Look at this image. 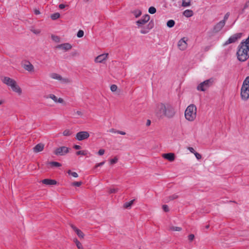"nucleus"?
<instances>
[{
  "label": "nucleus",
  "mask_w": 249,
  "mask_h": 249,
  "mask_svg": "<svg viewBox=\"0 0 249 249\" xmlns=\"http://www.w3.org/2000/svg\"><path fill=\"white\" fill-rule=\"evenodd\" d=\"M176 113L175 107L170 104L160 103L157 105L156 114L158 117L172 119L175 116Z\"/></svg>",
  "instance_id": "f257e3e1"
},
{
  "label": "nucleus",
  "mask_w": 249,
  "mask_h": 249,
  "mask_svg": "<svg viewBox=\"0 0 249 249\" xmlns=\"http://www.w3.org/2000/svg\"><path fill=\"white\" fill-rule=\"evenodd\" d=\"M237 59L240 62H244L249 58V44L244 40H242L238 47L236 53Z\"/></svg>",
  "instance_id": "f03ea898"
},
{
  "label": "nucleus",
  "mask_w": 249,
  "mask_h": 249,
  "mask_svg": "<svg viewBox=\"0 0 249 249\" xmlns=\"http://www.w3.org/2000/svg\"><path fill=\"white\" fill-rule=\"evenodd\" d=\"M197 108L194 104H191L186 108L184 116L185 119L190 122L194 121L196 117Z\"/></svg>",
  "instance_id": "7ed1b4c3"
},
{
  "label": "nucleus",
  "mask_w": 249,
  "mask_h": 249,
  "mask_svg": "<svg viewBox=\"0 0 249 249\" xmlns=\"http://www.w3.org/2000/svg\"><path fill=\"white\" fill-rule=\"evenodd\" d=\"M241 98L243 101H247L249 98V76L244 80L240 92Z\"/></svg>",
  "instance_id": "20e7f679"
},
{
  "label": "nucleus",
  "mask_w": 249,
  "mask_h": 249,
  "mask_svg": "<svg viewBox=\"0 0 249 249\" xmlns=\"http://www.w3.org/2000/svg\"><path fill=\"white\" fill-rule=\"evenodd\" d=\"M2 81L3 83L10 87L13 91L18 93V94H20L21 93V89L17 85L15 80L8 77H4L2 79Z\"/></svg>",
  "instance_id": "39448f33"
},
{
  "label": "nucleus",
  "mask_w": 249,
  "mask_h": 249,
  "mask_svg": "<svg viewBox=\"0 0 249 249\" xmlns=\"http://www.w3.org/2000/svg\"><path fill=\"white\" fill-rule=\"evenodd\" d=\"M213 80L212 78L206 80L199 84L197 87V89L198 90L204 91L213 84Z\"/></svg>",
  "instance_id": "423d86ee"
},
{
  "label": "nucleus",
  "mask_w": 249,
  "mask_h": 249,
  "mask_svg": "<svg viewBox=\"0 0 249 249\" xmlns=\"http://www.w3.org/2000/svg\"><path fill=\"white\" fill-rule=\"evenodd\" d=\"M70 148L66 146H61L57 148L54 151V154L56 156H64L69 152Z\"/></svg>",
  "instance_id": "0eeeda50"
},
{
  "label": "nucleus",
  "mask_w": 249,
  "mask_h": 249,
  "mask_svg": "<svg viewBox=\"0 0 249 249\" xmlns=\"http://www.w3.org/2000/svg\"><path fill=\"white\" fill-rule=\"evenodd\" d=\"M242 33H236L231 36L224 43V45H227L229 44L235 42L238 39L242 36Z\"/></svg>",
  "instance_id": "6e6552de"
},
{
  "label": "nucleus",
  "mask_w": 249,
  "mask_h": 249,
  "mask_svg": "<svg viewBox=\"0 0 249 249\" xmlns=\"http://www.w3.org/2000/svg\"><path fill=\"white\" fill-rule=\"evenodd\" d=\"M188 38L186 37L181 38L178 43V47L181 51L185 50L188 46L187 42Z\"/></svg>",
  "instance_id": "1a4fd4ad"
},
{
  "label": "nucleus",
  "mask_w": 249,
  "mask_h": 249,
  "mask_svg": "<svg viewBox=\"0 0 249 249\" xmlns=\"http://www.w3.org/2000/svg\"><path fill=\"white\" fill-rule=\"evenodd\" d=\"M89 137V134L88 131H80L76 134L75 139L79 141H82L87 139Z\"/></svg>",
  "instance_id": "9d476101"
},
{
  "label": "nucleus",
  "mask_w": 249,
  "mask_h": 249,
  "mask_svg": "<svg viewBox=\"0 0 249 249\" xmlns=\"http://www.w3.org/2000/svg\"><path fill=\"white\" fill-rule=\"evenodd\" d=\"M52 79H56L61 81L64 83H69L71 82V80L68 78H64L60 75L56 73H52L50 75Z\"/></svg>",
  "instance_id": "9b49d317"
},
{
  "label": "nucleus",
  "mask_w": 249,
  "mask_h": 249,
  "mask_svg": "<svg viewBox=\"0 0 249 249\" xmlns=\"http://www.w3.org/2000/svg\"><path fill=\"white\" fill-rule=\"evenodd\" d=\"M150 19V16L148 14L144 15L142 18L137 20L136 23L138 26L141 27L147 23Z\"/></svg>",
  "instance_id": "f8f14e48"
},
{
  "label": "nucleus",
  "mask_w": 249,
  "mask_h": 249,
  "mask_svg": "<svg viewBox=\"0 0 249 249\" xmlns=\"http://www.w3.org/2000/svg\"><path fill=\"white\" fill-rule=\"evenodd\" d=\"M224 21H220L213 28V32L217 33L220 32L225 26Z\"/></svg>",
  "instance_id": "ddd939ff"
},
{
  "label": "nucleus",
  "mask_w": 249,
  "mask_h": 249,
  "mask_svg": "<svg viewBox=\"0 0 249 249\" xmlns=\"http://www.w3.org/2000/svg\"><path fill=\"white\" fill-rule=\"evenodd\" d=\"M108 55V53H103L97 56L95 58V62L96 63H103L104 61L106 60Z\"/></svg>",
  "instance_id": "4468645a"
},
{
  "label": "nucleus",
  "mask_w": 249,
  "mask_h": 249,
  "mask_svg": "<svg viewBox=\"0 0 249 249\" xmlns=\"http://www.w3.org/2000/svg\"><path fill=\"white\" fill-rule=\"evenodd\" d=\"M71 228L73 230L76 232L78 236L81 238H83L84 237L85 234L84 233L79 229L77 228L75 226L73 225H71Z\"/></svg>",
  "instance_id": "2eb2a0df"
},
{
  "label": "nucleus",
  "mask_w": 249,
  "mask_h": 249,
  "mask_svg": "<svg viewBox=\"0 0 249 249\" xmlns=\"http://www.w3.org/2000/svg\"><path fill=\"white\" fill-rule=\"evenodd\" d=\"M47 98H49L52 99L54 102H58L59 103H62L64 101L63 99L61 98H59V99H57V97L55 96L54 94H49Z\"/></svg>",
  "instance_id": "dca6fc26"
},
{
  "label": "nucleus",
  "mask_w": 249,
  "mask_h": 249,
  "mask_svg": "<svg viewBox=\"0 0 249 249\" xmlns=\"http://www.w3.org/2000/svg\"><path fill=\"white\" fill-rule=\"evenodd\" d=\"M162 156L170 161H173L175 160V155L172 153L164 154Z\"/></svg>",
  "instance_id": "f3484780"
},
{
  "label": "nucleus",
  "mask_w": 249,
  "mask_h": 249,
  "mask_svg": "<svg viewBox=\"0 0 249 249\" xmlns=\"http://www.w3.org/2000/svg\"><path fill=\"white\" fill-rule=\"evenodd\" d=\"M42 183L48 185H55L57 183L55 180L51 179H44L42 180Z\"/></svg>",
  "instance_id": "a211bd4d"
},
{
  "label": "nucleus",
  "mask_w": 249,
  "mask_h": 249,
  "mask_svg": "<svg viewBox=\"0 0 249 249\" xmlns=\"http://www.w3.org/2000/svg\"><path fill=\"white\" fill-rule=\"evenodd\" d=\"M44 145L43 143H38L34 147V151L35 152H39L44 149Z\"/></svg>",
  "instance_id": "6ab92c4d"
},
{
  "label": "nucleus",
  "mask_w": 249,
  "mask_h": 249,
  "mask_svg": "<svg viewBox=\"0 0 249 249\" xmlns=\"http://www.w3.org/2000/svg\"><path fill=\"white\" fill-rule=\"evenodd\" d=\"M57 47L64 50L67 51L71 48V46L69 43H64L58 45Z\"/></svg>",
  "instance_id": "aec40b11"
},
{
  "label": "nucleus",
  "mask_w": 249,
  "mask_h": 249,
  "mask_svg": "<svg viewBox=\"0 0 249 249\" xmlns=\"http://www.w3.org/2000/svg\"><path fill=\"white\" fill-rule=\"evenodd\" d=\"M23 68L25 70L28 71H33L34 68L33 65L29 62H28L27 64H24Z\"/></svg>",
  "instance_id": "412c9836"
},
{
  "label": "nucleus",
  "mask_w": 249,
  "mask_h": 249,
  "mask_svg": "<svg viewBox=\"0 0 249 249\" xmlns=\"http://www.w3.org/2000/svg\"><path fill=\"white\" fill-rule=\"evenodd\" d=\"M183 14L185 17H186L187 18H190V17L193 16V12L191 10L187 9V10H185L183 12Z\"/></svg>",
  "instance_id": "4be33fe9"
},
{
  "label": "nucleus",
  "mask_w": 249,
  "mask_h": 249,
  "mask_svg": "<svg viewBox=\"0 0 249 249\" xmlns=\"http://www.w3.org/2000/svg\"><path fill=\"white\" fill-rule=\"evenodd\" d=\"M132 13L134 15L136 18H138L142 15V11L140 10L137 9L132 11Z\"/></svg>",
  "instance_id": "5701e85b"
},
{
  "label": "nucleus",
  "mask_w": 249,
  "mask_h": 249,
  "mask_svg": "<svg viewBox=\"0 0 249 249\" xmlns=\"http://www.w3.org/2000/svg\"><path fill=\"white\" fill-rule=\"evenodd\" d=\"M134 201V199L132 200L129 202H125L124 205V208L126 209L130 208L132 205L133 204Z\"/></svg>",
  "instance_id": "b1692460"
},
{
  "label": "nucleus",
  "mask_w": 249,
  "mask_h": 249,
  "mask_svg": "<svg viewBox=\"0 0 249 249\" xmlns=\"http://www.w3.org/2000/svg\"><path fill=\"white\" fill-rule=\"evenodd\" d=\"M175 24V22L173 19H170V20H168L167 22V26L169 28H172V27H174Z\"/></svg>",
  "instance_id": "393cba45"
},
{
  "label": "nucleus",
  "mask_w": 249,
  "mask_h": 249,
  "mask_svg": "<svg viewBox=\"0 0 249 249\" xmlns=\"http://www.w3.org/2000/svg\"><path fill=\"white\" fill-rule=\"evenodd\" d=\"M169 230L171 231H181L182 230V228L181 227H176V226H171L169 228Z\"/></svg>",
  "instance_id": "a878e982"
},
{
  "label": "nucleus",
  "mask_w": 249,
  "mask_h": 249,
  "mask_svg": "<svg viewBox=\"0 0 249 249\" xmlns=\"http://www.w3.org/2000/svg\"><path fill=\"white\" fill-rule=\"evenodd\" d=\"M60 14L59 13H55L51 16V18L53 20H56L60 17Z\"/></svg>",
  "instance_id": "bb28decb"
},
{
  "label": "nucleus",
  "mask_w": 249,
  "mask_h": 249,
  "mask_svg": "<svg viewBox=\"0 0 249 249\" xmlns=\"http://www.w3.org/2000/svg\"><path fill=\"white\" fill-rule=\"evenodd\" d=\"M74 242H75V243L78 249H83V246H82L81 243L77 239H74Z\"/></svg>",
  "instance_id": "cd10ccee"
},
{
  "label": "nucleus",
  "mask_w": 249,
  "mask_h": 249,
  "mask_svg": "<svg viewBox=\"0 0 249 249\" xmlns=\"http://www.w3.org/2000/svg\"><path fill=\"white\" fill-rule=\"evenodd\" d=\"M88 153V151L87 150H81V151H77L76 152V154L77 155H83V156H85V155H87Z\"/></svg>",
  "instance_id": "c85d7f7f"
},
{
  "label": "nucleus",
  "mask_w": 249,
  "mask_h": 249,
  "mask_svg": "<svg viewBox=\"0 0 249 249\" xmlns=\"http://www.w3.org/2000/svg\"><path fill=\"white\" fill-rule=\"evenodd\" d=\"M49 164L52 166L54 167H60L61 166V164L58 162L56 161H51L49 162Z\"/></svg>",
  "instance_id": "c756f323"
},
{
  "label": "nucleus",
  "mask_w": 249,
  "mask_h": 249,
  "mask_svg": "<svg viewBox=\"0 0 249 249\" xmlns=\"http://www.w3.org/2000/svg\"><path fill=\"white\" fill-rule=\"evenodd\" d=\"M190 5H191V2L190 0H188L187 2L185 1L184 0H182V6L183 7H188V6H190Z\"/></svg>",
  "instance_id": "7c9ffc66"
},
{
  "label": "nucleus",
  "mask_w": 249,
  "mask_h": 249,
  "mask_svg": "<svg viewBox=\"0 0 249 249\" xmlns=\"http://www.w3.org/2000/svg\"><path fill=\"white\" fill-rule=\"evenodd\" d=\"M71 134L72 132L69 129H66L63 132V134L65 136H69L71 135Z\"/></svg>",
  "instance_id": "2f4dec72"
},
{
  "label": "nucleus",
  "mask_w": 249,
  "mask_h": 249,
  "mask_svg": "<svg viewBox=\"0 0 249 249\" xmlns=\"http://www.w3.org/2000/svg\"><path fill=\"white\" fill-rule=\"evenodd\" d=\"M148 12L151 14H154L156 12V9L153 6L150 7L148 9Z\"/></svg>",
  "instance_id": "473e14b6"
},
{
  "label": "nucleus",
  "mask_w": 249,
  "mask_h": 249,
  "mask_svg": "<svg viewBox=\"0 0 249 249\" xmlns=\"http://www.w3.org/2000/svg\"><path fill=\"white\" fill-rule=\"evenodd\" d=\"M68 174L69 175H71L72 177L74 178H77L78 175L77 173L74 172H71V170H69L68 171Z\"/></svg>",
  "instance_id": "72a5a7b5"
},
{
  "label": "nucleus",
  "mask_w": 249,
  "mask_h": 249,
  "mask_svg": "<svg viewBox=\"0 0 249 249\" xmlns=\"http://www.w3.org/2000/svg\"><path fill=\"white\" fill-rule=\"evenodd\" d=\"M84 31L82 30H80L78 31L77 33V36L79 38H81L84 36Z\"/></svg>",
  "instance_id": "f704fd0d"
},
{
  "label": "nucleus",
  "mask_w": 249,
  "mask_h": 249,
  "mask_svg": "<svg viewBox=\"0 0 249 249\" xmlns=\"http://www.w3.org/2000/svg\"><path fill=\"white\" fill-rule=\"evenodd\" d=\"M230 16V13L227 12L224 16V18L223 20H221V21H224V23H226V21L228 19L229 17Z\"/></svg>",
  "instance_id": "c9c22d12"
},
{
  "label": "nucleus",
  "mask_w": 249,
  "mask_h": 249,
  "mask_svg": "<svg viewBox=\"0 0 249 249\" xmlns=\"http://www.w3.org/2000/svg\"><path fill=\"white\" fill-rule=\"evenodd\" d=\"M149 31V29L147 28V27H146V28H144L143 29H142L140 32L141 34H146L147 33H148Z\"/></svg>",
  "instance_id": "e433bc0d"
},
{
  "label": "nucleus",
  "mask_w": 249,
  "mask_h": 249,
  "mask_svg": "<svg viewBox=\"0 0 249 249\" xmlns=\"http://www.w3.org/2000/svg\"><path fill=\"white\" fill-rule=\"evenodd\" d=\"M118 191V188H111L109 190L108 193L109 194L116 193Z\"/></svg>",
  "instance_id": "4c0bfd02"
},
{
  "label": "nucleus",
  "mask_w": 249,
  "mask_h": 249,
  "mask_svg": "<svg viewBox=\"0 0 249 249\" xmlns=\"http://www.w3.org/2000/svg\"><path fill=\"white\" fill-rule=\"evenodd\" d=\"M82 182L81 181H76L72 183V185L76 187H79L81 185Z\"/></svg>",
  "instance_id": "58836bf2"
},
{
  "label": "nucleus",
  "mask_w": 249,
  "mask_h": 249,
  "mask_svg": "<svg viewBox=\"0 0 249 249\" xmlns=\"http://www.w3.org/2000/svg\"><path fill=\"white\" fill-rule=\"evenodd\" d=\"M117 89V86L116 85H112L110 87V90L112 92L116 91Z\"/></svg>",
  "instance_id": "ea45409f"
},
{
  "label": "nucleus",
  "mask_w": 249,
  "mask_h": 249,
  "mask_svg": "<svg viewBox=\"0 0 249 249\" xmlns=\"http://www.w3.org/2000/svg\"><path fill=\"white\" fill-rule=\"evenodd\" d=\"M117 161H118V158L116 157H115L114 158L110 160V164H113L116 163L117 162Z\"/></svg>",
  "instance_id": "a19ab883"
},
{
  "label": "nucleus",
  "mask_w": 249,
  "mask_h": 249,
  "mask_svg": "<svg viewBox=\"0 0 249 249\" xmlns=\"http://www.w3.org/2000/svg\"><path fill=\"white\" fill-rule=\"evenodd\" d=\"M154 26V23L153 21H151L149 24H148L147 27L149 29V30H150V29H151Z\"/></svg>",
  "instance_id": "79ce46f5"
},
{
  "label": "nucleus",
  "mask_w": 249,
  "mask_h": 249,
  "mask_svg": "<svg viewBox=\"0 0 249 249\" xmlns=\"http://www.w3.org/2000/svg\"><path fill=\"white\" fill-rule=\"evenodd\" d=\"M195 239V235L193 234H191L188 235V239L190 242H192Z\"/></svg>",
  "instance_id": "37998d69"
},
{
  "label": "nucleus",
  "mask_w": 249,
  "mask_h": 249,
  "mask_svg": "<svg viewBox=\"0 0 249 249\" xmlns=\"http://www.w3.org/2000/svg\"><path fill=\"white\" fill-rule=\"evenodd\" d=\"M162 209L165 212H168L169 211L168 206L167 205H163L162 206Z\"/></svg>",
  "instance_id": "c03bdc74"
},
{
  "label": "nucleus",
  "mask_w": 249,
  "mask_h": 249,
  "mask_svg": "<svg viewBox=\"0 0 249 249\" xmlns=\"http://www.w3.org/2000/svg\"><path fill=\"white\" fill-rule=\"evenodd\" d=\"M105 163V161H102L101 162H100V163H97L95 166V168H96L98 167H100V166H101L102 165H103Z\"/></svg>",
  "instance_id": "a18cd8bd"
},
{
  "label": "nucleus",
  "mask_w": 249,
  "mask_h": 249,
  "mask_svg": "<svg viewBox=\"0 0 249 249\" xmlns=\"http://www.w3.org/2000/svg\"><path fill=\"white\" fill-rule=\"evenodd\" d=\"M194 154H195V156H196V158L197 160H200V159H201V157H201V155L200 154H199V153H197V152H196L194 153Z\"/></svg>",
  "instance_id": "49530a36"
},
{
  "label": "nucleus",
  "mask_w": 249,
  "mask_h": 249,
  "mask_svg": "<svg viewBox=\"0 0 249 249\" xmlns=\"http://www.w3.org/2000/svg\"><path fill=\"white\" fill-rule=\"evenodd\" d=\"M105 153V150L103 149H100L98 152V154L99 155H100V156H102L103 155H104Z\"/></svg>",
  "instance_id": "de8ad7c7"
},
{
  "label": "nucleus",
  "mask_w": 249,
  "mask_h": 249,
  "mask_svg": "<svg viewBox=\"0 0 249 249\" xmlns=\"http://www.w3.org/2000/svg\"><path fill=\"white\" fill-rule=\"evenodd\" d=\"M178 197V196L176 194H174L170 196V199L173 200V199L177 198Z\"/></svg>",
  "instance_id": "09e8293b"
},
{
  "label": "nucleus",
  "mask_w": 249,
  "mask_h": 249,
  "mask_svg": "<svg viewBox=\"0 0 249 249\" xmlns=\"http://www.w3.org/2000/svg\"><path fill=\"white\" fill-rule=\"evenodd\" d=\"M31 31L35 34H39L40 33L39 30L31 29Z\"/></svg>",
  "instance_id": "8fccbe9b"
},
{
  "label": "nucleus",
  "mask_w": 249,
  "mask_h": 249,
  "mask_svg": "<svg viewBox=\"0 0 249 249\" xmlns=\"http://www.w3.org/2000/svg\"><path fill=\"white\" fill-rule=\"evenodd\" d=\"M116 133L118 134L122 135H124L126 134L125 132L122 131H120V130L116 131Z\"/></svg>",
  "instance_id": "3c124183"
},
{
  "label": "nucleus",
  "mask_w": 249,
  "mask_h": 249,
  "mask_svg": "<svg viewBox=\"0 0 249 249\" xmlns=\"http://www.w3.org/2000/svg\"><path fill=\"white\" fill-rule=\"evenodd\" d=\"M188 150L190 151V152H191L192 153H193L194 154L196 151L195 150V149L193 148V147H189L188 148Z\"/></svg>",
  "instance_id": "603ef678"
},
{
  "label": "nucleus",
  "mask_w": 249,
  "mask_h": 249,
  "mask_svg": "<svg viewBox=\"0 0 249 249\" xmlns=\"http://www.w3.org/2000/svg\"><path fill=\"white\" fill-rule=\"evenodd\" d=\"M73 148L76 150H78L81 149V146L79 145H74Z\"/></svg>",
  "instance_id": "864d4df0"
},
{
  "label": "nucleus",
  "mask_w": 249,
  "mask_h": 249,
  "mask_svg": "<svg viewBox=\"0 0 249 249\" xmlns=\"http://www.w3.org/2000/svg\"><path fill=\"white\" fill-rule=\"evenodd\" d=\"M65 7L66 5L63 4H60L59 5V8L61 9L64 8Z\"/></svg>",
  "instance_id": "5fc2aeb1"
},
{
  "label": "nucleus",
  "mask_w": 249,
  "mask_h": 249,
  "mask_svg": "<svg viewBox=\"0 0 249 249\" xmlns=\"http://www.w3.org/2000/svg\"><path fill=\"white\" fill-rule=\"evenodd\" d=\"M34 13H35V14L36 15H39V14H40V13L39 10H37V9H35V10H34Z\"/></svg>",
  "instance_id": "6e6d98bb"
},
{
  "label": "nucleus",
  "mask_w": 249,
  "mask_h": 249,
  "mask_svg": "<svg viewBox=\"0 0 249 249\" xmlns=\"http://www.w3.org/2000/svg\"><path fill=\"white\" fill-rule=\"evenodd\" d=\"M116 131L117 130H116L115 129L112 128V129H110L109 131L110 132L116 133Z\"/></svg>",
  "instance_id": "4d7b16f0"
},
{
  "label": "nucleus",
  "mask_w": 249,
  "mask_h": 249,
  "mask_svg": "<svg viewBox=\"0 0 249 249\" xmlns=\"http://www.w3.org/2000/svg\"><path fill=\"white\" fill-rule=\"evenodd\" d=\"M52 38H53L54 40H55V41L56 40V39H58L57 36H52Z\"/></svg>",
  "instance_id": "13d9d810"
},
{
  "label": "nucleus",
  "mask_w": 249,
  "mask_h": 249,
  "mask_svg": "<svg viewBox=\"0 0 249 249\" xmlns=\"http://www.w3.org/2000/svg\"><path fill=\"white\" fill-rule=\"evenodd\" d=\"M76 114L79 116H81L82 115V112L80 111H76Z\"/></svg>",
  "instance_id": "bf43d9fd"
},
{
  "label": "nucleus",
  "mask_w": 249,
  "mask_h": 249,
  "mask_svg": "<svg viewBox=\"0 0 249 249\" xmlns=\"http://www.w3.org/2000/svg\"><path fill=\"white\" fill-rule=\"evenodd\" d=\"M151 124V121L149 120H147V122H146V125L148 126L150 124Z\"/></svg>",
  "instance_id": "052dcab7"
},
{
  "label": "nucleus",
  "mask_w": 249,
  "mask_h": 249,
  "mask_svg": "<svg viewBox=\"0 0 249 249\" xmlns=\"http://www.w3.org/2000/svg\"><path fill=\"white\" fill-rule=\"evenodd\" d=\"M244 41L245 42H246L247 43H248V44H249V36H248V37L247 39L244 40Z\"/></svg>",
  "instance_id": "680f3d73"
},
{
  "label": "nucleus",
  "mask_w": 249,
  "mask_h": 249,
  "mask_svg": "<svg viewBox=\"0 0 249 249\" xmlns=\"http://www.w3.org/2000/svg\"><path fill=\"white\" fill-rule=\"evenodd\" d=\"M205 228H206V229H208L209 228V225H208L206 226Z\"/></svg>",
  "instance_id": "e2e57ef3"
},
{
  "label": "nucleus",
  "mask_w": 249,
  "mask_h": 249,
  "mask_svg": "<svg viewBox=\"0 0 249 249\" xmlns=\"http://www.w3.org/2000/svg\"><path fill=\"white\" fill-rule=\"evenodd\" d=\"M248 7V5L246 4L244 6V8H246Z\"/></svg>",
  "instance_id": "0e129e2a"
},
{
  "label": "nucleus",
  "mask_w": 249,
  "mask_h": 249,
  "mask_svg": "<svg viewBox=\"0 0 249 249\" xmlns=\"http://www.w3.org/2000/svg\"><path fill=\"white\" fill-rule=\"evenodd\" d=\"M208 50H209V47H206V49H205V50L207 51Z\"/></svg>",
  "instance_id": "69168bd1"
},
{
  "label": "nucleus",
  "mask_w": 249,
  "mask_h": 249,
  "mask_svg": "<svg viewBox=\"0 0 249 249\" xmlns=\"http://www.w3.org/2000/svg\"><path fill=\"white\" fill-rule=\"evenodd\" d=\"M85 2H88L89 1V0H83Z\"/></svg>",
  "instance_id": "338daca9"
},
{
  "label": "nucleus",
  "mask_w": 249,
  "mask_h": 249,
  "mask_svg": "<svg viewBox=\"0 0 249 249\" xmlns=\"http://www.w3.org/2000/svg\"><path fill=\"white\" fill-rule=\"evenodd\" d=\"M1 102H0V105H1Z\"/></svg>",
  "instance_id": "774afa93"
}]
</instances>
